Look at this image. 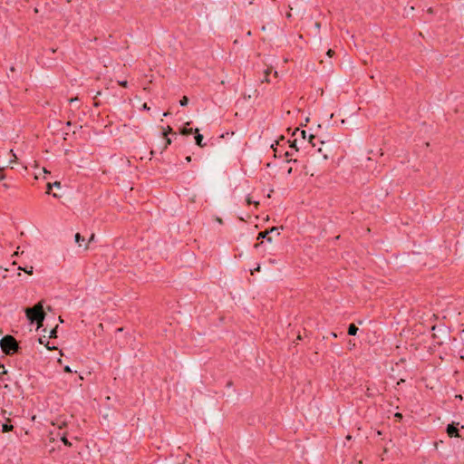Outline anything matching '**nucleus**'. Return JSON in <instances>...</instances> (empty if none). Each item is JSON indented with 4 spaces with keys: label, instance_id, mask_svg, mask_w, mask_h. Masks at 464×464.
I'll list each match as a JSON object with an SVG mask.
<instances>
[{
    "label": "nucleus",
    "instance_id": "c85d7f7f",
    "mask_svg": "<svg viewBox=\"0 0 464 464\" xmlns=\"http://www.w3.org/2000/svg\"><path fill=\"white\" fill-rule=\"evenodd\" d=\"M260 271V265H257L256 267L251 270V274L253 275L255 272Z\"/></svg>",
    "mask_w": 464,
    "mask_h": 464
},
{
    "label": "nucleus",
    "instance_id": "393cba45",
    "mask_svg": "<svg viewBox=\"0 0 464 464\" xmlns=\"http://www.w3.org/2000/svg\"><path fill=\"white\" fill-rule=\"evenodd\" d=\"M78 102V98H77V97H75V98H71V99L69 100V103H70L71 105H72V104H76V102Z\"/></svg>",
    "mask_w": 464,
    "mask_h": 464
},
{
    "label": "nucleus",
    "instance_id": "cd10ccee",
    "mask_svg": "<svg viewBox=\"0 0 464 464\" xmlns=\"http://www.w3.org/2000/svg\"><path fill=\"white\" fill-rule=\"evenodd\" d=\"M265 73H266V82H270V81H269V79L267 78V76H268V75H269V73H270V70H269V69L266 70V71H265Z\"/></svg>",
    "mask_w": 464,
    "mask_h": 464
},
{
    "label": "nucleus",
    "instance_id": "72a5a7b5",
    "mask_svg": "<svg viewBox=\"0 0 464 464\" xmlns=\"http://www.w3.org/2000/svg\"><path fill=\"white\" fill-rule=\"evenodd\" d=\"M427 12H428L429 14H433V13H434V10H433V8H432V7H430V8L427 10Z\"/></svg>",
    "mask_w": 464,
    "mask_h": 464
},
{
    "label": "nucleus",
    "instance_id": "8fccbe9b",
    "mask_svg": "<svg viewBox=\"0 0 464 464\" xmlns=\"http://www.w3.org/2000/svg\"><path fill=\"white\" fill-rule=\"evenodd\" d=\"M47 310H48V311H52V307H51L50 305H49V306H47Z\"/></svg>",
    "mask_w": 464,
    "mask_h": 464
},
{
    "label": "nucleus",
    "instance_id": "f03ea898",
    "mask_svg": "<svg viewBox=\"0 0 464 464\" xmlns=\"http://www.w3.org/2000/svg\"><path fill=\"white\" fill-rule=\"evenodd\" d=\"M2 352L6 355H13L20 352L21 347L17 340L11 334L5 335L0 340Z\"/></svg>",
    "mask_w": 464,
    "mask_h": 464
},
{
    "label": "nucleus",
    "instance_id": "58836bf2",
    "mask_svg": "<svg viewBox=\"0 0 464 464\" xmlns=\"http://www.w3.org/2000/svg\"><path fill=\"white\" fill-rule=\"evenodd\" d=\"M456 398H457V399H459V400H462V399H463L462 395H460V394H459V395H456Z\"/></svg>",
    "mask_w": 464,
    "mask_h": 464
},
{
    "label": "nucleus",
    "instance_id": "7ed1b4c3",
    "mask_svg": "<svg viewBox=\"0 0 464 464\" xmlns=\"http://www.w3.org/2000/svg\"><path fill=\"white\" fill-rule=\"evenodd\" d=\"M276 234V237H279L280 233L278 232V227H273L269 229H266L264 231H261L257 235V240L260 239H266L267 242H272L273 237L270 236L271 234L275 233Z\"/></svg>",
    "mask_w": 464,
    "mask_h": 464
},
{
    "label": "nucleus",
    "instance_id": "f8f14e48",
    "mask_svg": "<svg viewBox=\"0 0 464 464\" xmlns=\"http://www.w3.org/2000/svg\"><path fill=\"white\" fill-rule=\"evenodd\" d=\"M57 328H58V325H56L54 328H53L50 331L49 338H56L57 337Z\"/></svg>",
    "mask_w": 464,
    "mask_h": 464
},
{
    "label": "nucleus",
    "instance_id": "a211bd4d",
    "mask_svg": "<svg viewBox=\"0 0 464 464\" xmlns=\"http://www.w3.org/2000/svg\"><path fill=\"white\" fill-rule=\"evenodd\" d=\"M246 200L247 205L255 204L256 207H257L259 205L258 201H252V199L249 196L246 198Z\"/></svg>",
    "mask_w": 464,
    "mask_h": 464
},
{
    "label": "nucleus",
    "instance_id": "37998d69",
    "mask_svg": "<svg viewBox=\"0 0 464 464\" xmlns=\"http://www.w3.org/2000/svg\"><path fill=\"white\" fill-rule=\"evenodd\" d=\"M302 339H303V337H302V335L299 334H298V336H297V340H302Z\"/></svg>",
    "mask_w": 464,
    "mask_h": 464
},
{
    "label": "nucleus",
    "instance_id": "1a4fd4ad",
    "mask_svg": "<svg viewBox=\"0 0 464 464\" xmlns=\"http://www.w3.org/2000/svg\"><path fill=\"white\" fill-rule=\"evenodd\" d=\"M74 241L79 246H82V244L85 241V238L80 233H76L74 236Z\"/></svg>",
    "mask_w": 464,
    "mask_h": 464
},
{
    "label": "nucleus",
    "instance_id": "6ab92c4d",
    "mask_svg": "<svg viewBox=\"0 0 464 464\" xmlns=\"http://www.w3.org/2000/svg\"><path fill=\"white\" fill-rule=\"evenodd\" d=\"M296 132H300V135L302 136V138L304 140L306 139V131L305 130H300L299 129H296L294 134H295Z\"/></svg>",
    "mask_w": 464,
    "mask_h": 464
},
{
    "label": "nucleus",
    "instance_id": "ea45409f",
    "mask_svg": "<svg viewBox=\"0 0 464 464\" xmlns=\"http://www.w3.org/2000/svg\"><path fill=\"white\" fill-rule=\"evenodd\" d=\"M17 249H19V247H17ZM18 254H19V253H18V250H16V251L14 253V255H13V256H18Z\"/></svg>",
    "mask_w": 464,
    "mask_h": 464
},
{
    "label": "nucleus",
    "instance_id": "b1692460",
    "mask_svg": "<svg viewBox=\"0 0 464 464\" xmlns=\"http://www.w3.org/2000/svg\"><path fill=\"white\" fill-rule=\"evenodd\" d=\"M52 188H53V184L52 183H47V185H46V193L47 194H51Z\"/></svg>",
    "mask_w": 464,
    "mask_h": 464
},
{
    "label": "nucleus",
    "instance_id": "20e7f679",
    "mask_svg": "<svg viewBox=\"0 0 464 464\" xmlns=\"http://www.w3.org/2000/svg\"><path fill=\"white\" fill-rule=\"evenodd\" d=\"M459 422L452 421L447 425L446 432L450 438H461L459 434Z\"/></svg>",
    "mask_w": 464,
    "mask_h": 464
},
{
    "label": "nucleus",
    "instance_id": "f257e3e1",
    "mask_svg": "<svg viewBox=\"0 0 464 464\" xmlns=\"http://www.w3.org/2000/svg\"><path fill=\"white\" fill-rule=\"evenodd\" d=\"M25 315L30 324H36L38 328L42 327L46 316L44 309V301L36 303L32 307H27L25 309Z\"/></svg>",
    "mask_w": 464,
    "mask_h": 464
},
{
    "label": "nucleus",
    "instance_id": "473e14b6",
    "mask_svg": "<svg viewBox=\"0 0 464 464\" xmlns=\"http://www.w3.org/2000/svg\"><path fill=\"white\" fill-rule=\"evenodd\" d=\"M262 244H263V241H261L260 243H256V244H255L254 247L258 248Z\"/></svg>",
    "mask_w": 464,
    "mask_h": 464
},
{
    "label": "nucleus",
    "instance_id": "412c9836",
    "mask_svg": "<svg viewBox=\"0 0 464 464\" xmlns=\"http://www.w3.org/2000/svg\"><path fill=\"white\" fill-rule=\"evenodd\" d=\"M315 138H316V137H315L314 135H313V134H309V137H308V139H309V142L312 144V146H313V147H314V146H315V143L314 142V140Z\"/></svg>",
    "mask_w": 464,
    "mask_h": 464
},
{
    "label": "nucleus",
    "instance_id": "9b49d317",
    "mask_svg": "<svg viewBox=\"0 0 464 464\" xmlns=\"http://www.w3.org/2000/svg\"><path fill=\"white\" fill-rule=\"evenodd\" d=\"M169 134H176L173 129L170 126H167V128L163 129L162 136L167 137Z\"/></svg>",
    "mask_w": 464,
    "mask_h": 464
},
{
    "label": "nucleus",
    "instance_id": "c9c22d12",
    "mask_svg": "<svg viewBox=\"0 0 464 464\" xmlns=\"http://www.w3.org/2000/svg\"><path fill=\"white\" fill-rule=\"evenodd\" d=\"M143 109H144V110H148V111H149V110H150V107H148V106H147V103H144V104H143Z\"/></svg>",
    "mask_w": 464,
    "mask_h": 464
},
{
    "label": "nucleus",
    "instance_id": "4be33fe9",
    "mask_svg": "<svg viewBox=\"0 0 464 464\" xmlns=\"http://www.w3.org/2000/svg\"><path fill=\"white\" fill-rule=\"evenodd\" d=\"M271 147H272V149H273V150H274V151H275V156H276V157H281V156H282L281 151H280V150H278V149H277V148H274V145H272Z\"/></svg>",
    "mask_w": 464,
    "mask_h": 464
},
{
    "label": "nucleus",
    "instance_id": "9d476101",
    "mask_svg": "<svg viewBox=\"0 0 464 464\" xmlns=\"http://www.w3.org/2000/svg\"><path fill=\"white\" fill-rule=\"evenodd\" d=\"M39 343H42V344L44 343L48 350H53L55 348V347L49 346V342L46 341V336L45 335L39 337Z\"/></svg>",
    "mask_w": 464,
    "mask_h": 464
},
{
    "label": "nucleus",
    "instance_id": "49530a36",
    "mask_svg": "<svg viewBox=\"0 0 464 464\" xmlns=\"http://www.w3.org/2000/svg\"><path fill=\"white\" fill-rule=\"evenodd\" d=\"M66 125L70 126V125H72V122L69 121H67Z\"/></svg>",
    "mask_w": 464,
    "mask_h": 464
},
{
    "label": "nucleus",
    "instance_id": "5701e85b",
    "mask_svg": "<svg viewBox=\"0 0 464 464\" xmlns=\"http://www.w3.org/2000/svg\"><path fill=\"white\" fill-rule=\"evenodd\" d=\"M285 142L289 143L291 148H296V139L294 140H286Z\"/></svg>",
    "mask_w": 464,
    "mask_h": 464
},
{
    "label": "nucleus",
    "instance_id": "4c0bfd02",
    "mask_svg": "<svg viewBox=\"0 0 464 464\" xmlns=\"http://www.w3.org/2000/svg\"><path fill=\"white\" fill-rule=\"evenodd\" d=\"M169 114H170V113H169V111H166V112H164V113H163V116H164V117H167V116H169Z\"/></svg>",
    "mask_w": 464,
    "mask_h": 464
},
{
    "label": "nucleus",
    "instance_id": "39448f33",
    "mask_svg": "<svg viewBox=\"0 0 464 464\" xmlns=\"http://www.w3.org/2000/svg\"><path fill=\"white\" fill-rule=\"evenodd\" d=\"M194 134H195V142L198 146L199 147H205L206 146V143H202L203 141V135L199 133V130L197 128L195 129V131H194Z\"/></svg>",
    "mask_w": 464,
    "mask_h": 464
},
{
    "label": "nucleus",
    "instance_id": "3c124183",
    "mask_svg": "<svg viewBox=\"0 0 464 464\" xmlns=\"http://www.w3.org/2000/svg\"><path fill=\"white\" fill-rule=\"evenodd\" d=\"M3 186H4L5 188H9V186H8L7 184H5V183Z\"/></svg>",
    "mask_w": 464,
    "mask_h": 464
},
{
    "label": "nucleus",
    "instance_id": "ddd939ff",
    "mask_svg": "<svg viewBox=\"0 0 464 464\" xmlns=\"http://www.w3.org/2000/svg\"><path fill=\"white\" fill-rule=\"evenodd\" d=\"M188 103V98L187 96H183L180 100H179V104L180 106H187Z\"/></svg>",
    "mask_w": 464,
    "mask_h": 464
},
{
    "label": "nucleus",
    "instance_id": "c756f323",
    "mask_svg": "<svg viewBox=\"0 0 464 464\" xmlns=\"http://www.w3.org/2000/svg\"><path fill=\"white\" fill-rule=\"evenodd\" d=\"M53 184V187H56V188H60L61 187V182L60 181H55Z\"/></svg>",
    "mask_w": 464,
    "mask_h": 464
},
{
    "label": "nucleus",
    "instance_id": "aec40b11",
    "mask_svg": "<svg viewBox=\"0 0 464 464\" xmlns=\"http://www.w3.org/2000/svg\"><path fill=\"white\" fill-rule=\"evenodd\" d=\"M61 440L64 443V445L69 447L72 446V443L68 440V439L65 436H63Z\"/></svg>",
    "mask_w": 464,
    "mask_h": 464
},
{
    "label": "nucleus",
    "instance_id": "4468645a",
    "mask_svg": "<svg viewBox=\"0 0 464 464\" xmlns=\"http://www.w3.org/2000/svg\"><path fill=\"white\" fill-rule=\"evenodd\" d=\"M5 374H7V371L5 369V366L2 363H0V378L2 380H5L3 377Z\"/></svg>",
    "mask_w": 464,
    "mask_h": 464
},
{
    "label": "nucleus",
    "instance_id": "a19ab883",
    "mask_svg": "<svg viewBox=\"0 0 464 464\" xmlns=\"http://www.w3.org/2000/svg\"><path fill=\"white\" fill-rule=\"evenodd\" d=\"M331 335H332L333 337H334V338H336V337H337V334H336L335 333H334V332H333V333H331Z\"/></svg>",
    "mask_w": 464,
    "mask_h": 464
},
{
    "label": "nucleus",
    "instance_id": "2f4dec72",
    "mask_svg": "<svg viewBox=\"0 0 464 464\" xmlns=\"http://www.w3.org/2000/svg\"><path fill=\"white\" fill-rule=\"evenodd\" d=\"M64 372H72V371L71 370V368L67 365L63 368Z\"/></svg>",
    "mask_w": 464,
    "mask_h": 464
},
{
    "label": "nucleus",
    "instance_id": "603ef678",
    "mask_svg": "<svg viewBox=\"0 0 464 464\" xmlns=\"http://www.w3.org/2000/svg\"><path fill=\"white\" fill-rule=\"evenodd\" d=\"M3 334V330L0 328V334Z\"/></svg>",
    "mask_w": 464,
    "mask_h": 464
},
{
    "label": "nucleus",
    "instance_id": "6e6552de",
    "mask_svg": "<svg viewBox=\"0 0 464 464\" xmlns=\"http://www.w3.org/2000/svg\"><path fill=\"white\" fill-rule=\"evenodd\" d=\"M358 330H359L358 327L354 324H350L348 325L347 334L349 335L353 336V335H355L357 334Z\"/></svg>",
    "mask_w": 464,
    "mask_h": 464
},
{
    "label": "nucleus",
    "instance_id": "7c9ffc66",
    "mask_svg": "<svg viewBox=\"0 0 464 464\" xmlns=\"http://www.w3.org/2000/svg\"><path fill=\"white\" fill-rule=\"evenodd\" d=\"M394 417H395L396 419L401 420V419H402V414H401V413H400V412H397V413H395Z\"/></svg>",
    "mask_w": 464,
    "mask_h": 464
},
{
    "label": "nucleus",
    "instance_id": "2eb2a0df",
    "mask_svg": "<svg viewBox=\"0 0 464 464\" xmlns=\"http://www.w3.org/2000/svg\"><path fill=\"white\" fill-rule=\"evenodd\" d=\"M18 269H20V270H24V271L26 274H28V275H32V274H33V269H34V267H33V266H30L29 268H28V267H24V268H23V267L19 266V267H18Z\"/></svg>",
    "mask_w": 464,
    "mask_h": 464
},
{
    "label": "nucleus",
    "instance_id": "f704fd0d",
    "mask_svg": "<svg viewBox=\"0 0 464 464\" xmlns=\"http://www.w3.org/2000/svg\"><path fill=\"white\" fill-rule=\"evenodd\" d=\"M185 160H186L187 162H190L191 161V156L186 157Z\"/></svg>",
    "mask_w": 464,
    "mask_h": 464
},
{
    "label": "nucleus",
    "instance_id": "09e8293b",
    "mask_svg": "<svg viewBox=\"0 0 464 464\" xmlns=\"http://www.w3.org/2000/svg\"><path fill=\"white\" fill-rule=\"evenodd\" d=\"M59 321H60L61 323H63V318H62L61 316H59Z\"/></svg>",
    "mask_w": 464,
    "mask_h": 464
},
{
    "label": "nucleus",
    "instance_id": "de8ad7c7",
    "mask_svg": "<svg viewBox=\"0 0 464 464\" xmlns=\"http://www.w3.org/2000/svg\"><path fill=\"white\" fill-rule=\"evenodd\" d=\"M287 172H288V174H291L292 173V168H290Z\"/></svg>",
    "mask_w": 464,
    "mask_h": 464
},
{
    "label": "nucleus",
    "instance_id": "79ce46f5",
    "mask_svg": "<svg viewBox=\"0 0 464 464\" xmlns=\"http://www.w3.org/2000/svg\"><path fill=\"white\" fill-rule=\"evenodd\" d=\"M10 71H11V72H14V71H15L14 66H11V67H10Z\"/></svg>",
    "mask_w": 464,
    "mask_h": 464
},
{
    "label": "nucleus",
    "instance_id": "dca6fc26",
    "mask_svg": "<svg viewBox=\"0 0 464 464\" xmlns=\"http://www.w3.org/2000/svg\"><path fill=\"white\" fill-rule=\"evenodd\" d=\"M94 238H95V235L92 233L87 242V244L84 246V249H88L89 248V244L92 243V241H94Z\"/></svg>",
    "mask_w": 464,
    "mask_h": 464
},
{
    "label": "nucleus",
    "instance_id": "423d86ee",
    "mask_svg": "<svg viewBox=\"0 0 464 464\" xmlns=\"http://www.w3.org/2000/svg\"><path fill=\"white\" fill-rule=\"evenodd\" d=\"M190 124V121H188L185 123V126H183L182 128H180L179 130V133L183 136H188V135H190L192 133H194L195 130H193L192 128H188L187 126H188Z\"/></svg>",
    "mask_w": 464,
    "mask_h": 464
},
{
    "label": "nucleus",
    "instance_id": "f3484780",
    "mask_svg": "<svg viewBox=\"0 0 464 464\" xmlns=\"http://www.w3.org/2000/svg\"><path fill=\"white\" fill-rule=\"evenodd\" d=\"M163 138L165 139V146L163 148V150H166L168 148L169 145L171 144L172 140L168 136L167 137H163Z\"/></svg>",
    "mask_w": 464,
    "mask_h": 464
},
{
    "label": "nucleus",
    "instance_id": "a18cd8bd",
    "mask_svg": "<svg viewBox=\"0 0 464 464\" xmlns=\"http://www.w3.org/2000/svg\"><path fill=\"white\" fill-rule=\"evenodd\" d=\"M93 105H94V106H96V107H98V106H99V102H94Z\"/></svg>",
    "mask_w": 464,
    "mask_h": 464
},
{
    "label": "nucleus",
    "instance_id": "0eeeda50",
    "mask_svg": "<svg viewBox=\"0 0 464 464\" xmlns=\"http://www.w3.org/2000/svg\"><path fill=\"white\" fill-rule=\"evenodd\" d=\"M14 429V426L12 424H10V420L9 419H6V422L5 423H3L2 425V432H9V431H12Z\"/></svg>",
    "mask_w": 464,
    "mask_h": 464
},
{
    "label": "nucleus",
    "instance_id": "e433bc0d",
    "mask_svg": "<svg viewBox=\"0 0 464 464\" xmlns=\"http://www.w3.org/2000/svg\"><path fill=\"white\" fill-rule=\"evenodd\" d=\"M284 155H285V157L288 158L291 155V153L288 151H285Z\"/></svg>",
    "mask_w": 464,
    "mask_h": 464
},
{
    "label": "nucleus",
    "instance_id": "a878e982",
    "mask_svg": "<svg viewBox=\"0 0 464 464\" xmlns=\"http://www.w3.org/2000/svg\"><path fill=\"white\" fill-rule=\"evenodd\" d=\"M119 85L121 86V87L126 88L128 86V82L127 81H121V82H119Z\"/></svg>",
    "mask_w": 464,
    "mask_h": 464
},
{
    "label": "nucleus",
    "instance_id": "bb28decb",
    "mask_svg": "<svg viewBox=\"0 0 464 464\" xmlns=\"http://www.w3.org/2000/svg\"><path fill=\"white\" fill-rule=\"evenodd\" d=\"M334 50L329 49V50L327 51V55H328L329 57H333V55H334Z\"/></svg>",
    "mask_w": 464,
    "mask_h": 464
},
{
    "label": "nucleus",
    "instance_id": "c03bdc74",
    "mask_svg": "<svg viewBox=\"0 0 464 464\" xmlns=\"http://www.w3.org/2000/svg\"><path fill=\"white\" fill-rule=\"evenodd\" d=\"M52 195H53V198H59V196L57 194H55V193H53Z\"/></svg>",
    "mask_w": 464,
    "mask_h": 464
}]
</instances>
